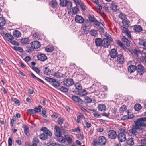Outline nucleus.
I'll return each mask as SVG.
<instances>
[{"instance_id":"nucleus-17","label":"nucleus","mask_w":146,"mask_h":146,"mask_svg":"<svg viewBox=\"0 0 146 146\" xmlns=\"http://www.w3.org/2000/svg\"><path fill=\"white\" fill-rule=\"evenodd\" d=\"M31 44L35 49L39 48L41 46L40 42L38 41L32 42H31Z\"/></svg>"},{"instance_id":"nucleus-45","label":"nucleus","mask_w":146,"mask_h":146,"mask_svg":"<svg viewBox=\"0 0 146 146\" xmlns=\"http://www.w3.org/2000/svg\"><path fill=\"white\" fill-rule=\"evenodd\" d=\"M42 108V107L40 105H38V107H36L34 110L36 114L37 113L40 112Z\"/></svg>"},{"instance_id":"nucleus-30","label":"nucleus","mask_w":146,"mask_h":146,"mask_svg":"<svg viewBox=\"0 0 146 146\" xmlns=\"http://www.w3.org/2000/svg\"><path fill=\"white\" fill-rule=\"evenodd\" d=\"M122 41L127 46H129L130 45V42L125 36H123L122 39Z\"/></svg>"},{"instance_id":"nucleus-34","label":"nucleus","mask_w":146,"mask_h":146,"mask_svg":"<svg viewBox=\"0 0 146 146\" xmlns=\"http://www.w3.org/2000/svg\"><path fill=\"white\" fill-rule=\"evenodd\" d=\"M75 87L76 89L77 90L76 91L78 92V91H80L82 89V87L81 86V85L78 83H77L75 85ZM76 91H73V92H75Z\"/></svg>"},{"instance_id":"nucleus-14","label":"nucleus","mask_w":146,"mask_h":146,"mask_svg":"<svg viewBox=\"0 0 146 146\" xmlns=\"http://www.w3.org/2000/svg\"><path fill=\"white\" fill-rule=\"evenodd\" d=\"M71 98L75 102L79 103L82 104L83 103V101L80 98L78 97V96L75 95H72Z\"/></svg>"},{"instance_id":"nucleus-25","label":"nucleus","mask_w":146,"mask_h":146,"mask_svg":"<svg viewBox=\"0 0 146 146\" xmlns=\"http://www.w3.org/2000/svg\"><path fill=\"white\" fill-rule=\"evenodd\" d=\"M13 36L19 38L21 36V34L20 32L18 30H15L13 33Z\"/></svg>"},{"instance_id":"nucleus-56","label":"nucleus","mask_w":146,"mask_h":146,"mask_svg":"<svg viewBox=\"0 0 146 146\" xmlns=\"http://www.w3.org/2000/svg\"><path fill=\"white\" fill-rule=\"evenodd\" d=\"M59 90L62 92H67L68 91V90L67 88L63 86L61 87Z\"/></svg>"},{"instance_id":"nucleus-16","label":"nucleus","mask_w":146,"mask_h":146,"mask_svg":"<svg viewBox=\"0 0 146 146\" xmlns=\"http://www.w3.org/2000/svg\"><path fill=\"white\" fill-rule=\"evenodd\" d=\"M75 21L79 23H82L84 21V19L83 17L77 15L75 18Z\"/></svg>"},{"instance_id":"nucleus-49","label":"nucleus","mask_w":146,"mask_h":146,"mask_svg":"<svg viewBox=\"0 0 146 146\" xmlns=\"http://www.w3.org/2000/svg\"><path fill=\"white\" fill-rule=\"evenodd\" d=\"M84 100L87 103H89L92 102V99L90 97L86 96L84 98Z\"/></svg>"},{"instance_id":"nucleus-63","label":"nucleus","mask_w":146,"mask_h":146,"mask_svg":"<svg viewBox=\"0 0 146 146\" xmlns=\"http://www.w3.org/2000/svg\"><path fill=\"white\" fill-rule=\"evenodd\" d=\"M32 69L36 72L38 74L40 73V70L38 69V68L36 67H34L32 68Z\"/></svg>"},{"instance_id":"nucleus-3","label":"nucleus","mask_w":146,"mask_h":146,"mask_svg":"<svg viewBox=\"0 0 146 146\" xmlns=\"http://www.w3.org/2000/svg\"><path fill=\"white\" fill-rule=\"evenodd\" d=\"M45 79L49 82L52 83V85L54 87L60 86V83L57 81L55 79L46 77L45 78Z\"/></svg>"},{"instance_id":"nucleus-60","label":"nucleus","mask_w":146,"mask_h":146,"mask_svg":"<svg viewBox=\"0 0 146 146\" xmlns=\"http://www.w3.org/2000/svg\"><path fill=\"white\" fill-rule=\"evenodd\" d=\"M12 138L11 137H9L8 140V146H11L12 145Z\"/></svg>"},{"instance_id":"nucleus-40","label":"nucleus","mask_w":146,"mask_h":146,"mask_svg":"<svg viewBox=\"0 0 146 146\" xmlns=\"http://www.w3.org/2000/svg\"><path fill=\"white\" fill-rule=\"evenodd\" d=\"M39 138L42 140H45L48 139L46 135L44 133H43L39 135Z\"/></svg>"},{"instance_id":"nucleus-26","label":"nucleus","mask_w":146,"mask_h":146,"mask_svg":"<svg viewBox=\"0 0 146 146\" xmlns=\"http://www.w3.org/2000/svg\"><path fill=\"white\" fill-rule=\"evenodd\" d=\"M98 108L99 111H104L106 110V106L104 104H100L98 105Z\"/></svg>"},{"instance_id":"nucleus-19","label":"nucleus","mask_w":146,"mask_h":146,"mask_svg":"<svg viewBox=\"0 0 146 146\" xmlns=\"http://www.w3.org/2000/svg\"><path fill=\"white\" fill-rule=\"evenodd\" d=\"M5 37L7 38L8 39V41L9 42V41H11L14 39V37L11 34L6 33L4 32L3 33Z\"/></svg>"},{"instance_id":"nucleus-54","label":"nucleus","mask_w":146,"mask_h":146,"mask_svg":"<svg viewBox=\"0 0 146 146\" xmlns=\"http://www.w3.org/2000/svg\"><path fill=\"white\" fill-rule=\"evenodd\" d=\"M64 121V119L63 118H58L57 121L58 123L60 125H62Z\"/></svg>"},{"instance_id":"nucleus-29","label":"nucleus","mask_w":146,"mask_h":146,"mask_svg":"<svg viewBox=\"0 0 146 146\" xmlns=\"http://www.w3.org/2000/svg\"><path fill=\"white\" fill-rule=\"evenodd\" d=\"M78 92L79 95L81 96H84L88 93L85 89H81L80 91H78Z\"/></svg>"},{"instance_id":"nucleus-6","label":"nucleus","mask_w":146,"mask_h":146,"mask_svg":"<svg viewBox=\"0 0 146 146\" xmlns=\"http://www.w3.org/2000/svg\"><path fill=\"white\" fill-rule=\"evenodd\" d=\"M117 136L116 132L114 130H111L108 132V137L109 138L112 139H115L116 138Z\"/></svg>"},{"instance_id":"nucleus-59","label":"nucleus","mask_w":146,"mask_h":146,"mask_svg":"<svg viewBox=\"0 0 146 146\" xmlns=\"http://www.w3.org/2000/svg\"><path fill=\"white\" fill-rule=\"evenodd\" d=\"M119 17L123 20L124 19H126V15L123 14L122 13H121L119 15Z\"/></svg>"},{"instance_id":"nucleus-55","label":"nucleus","mask_w":146,"mask_h":146,"mask_svg":"<svg viewBox=\"0 0 146 146\" xmlns=\"http://www.w3.org/2000/svg\"><path fill=\"white\" fill-rule=\"evenodd\" d=\"M46 110L45 108H44L42 111V116L44 118H46L47 117V115H46Z\"/></svg>"},{"instance_id":"nucleus-13","label":"nucleus","mask_w":146,"mask_h":146,"mask_svg":"<svg viewBox=\"0 0 146 146\" xmlns=\"http://www.w3.org/2000/svg\"><path fill=\"white\" fill-rule=\"evenodd\" d=\"M66 73H65L64 74H62L59 72H58L54 73V76L56 78H60L62 77L65 78L66 77Z\"/></svg>"},{"instance_id":"nucleus-61","label":"nucleus","mask_w":146,"mask_h":146,"mask_svg":"<svg viewBox=\"0 0 146 146\" xmlns=\"http://www.w3.org/2000/svg\"><path fill=\"white\" fill-rule=\"evenodd\" d=\"M15 118L16 117L15 116H14L13 117L12 119L11 120V122L12 125L13 124H15L16 121Z\"/></svg>"},{"instance_id":"nucleus-43","label":"nucleus","mask_w":146,"mask_h":146,"mask_svg":"<svg viewBox=\"0 0 146 146\" xmlns=\"http://www.w3.org/2000/svg\"><path fill=\"white\" fill-rule=\"evenodd\" d=\"M139 44L142 45L144 47V48L146 49V41L143 39L140 40Z\"/></svg>"},{"instance_id":"nucleus-12","label":"nucleus","mask_w":146,"mask_h":146,"mask_svg":"<svg viewBox=\"0 0 146 146\" xmlns=\"http://www.w3.org/2000/svg\"><path fill=\"white\" fill-rule=\"evenodd\" d=\"M102 46L104 48H108L110 45L109 40L107 38H104L102 40Z\"/></svg>"},{"instance_id":"nucleus-18","label":"nucleus","mask_w":146,"mask_h":146,"mask_svg":"<svg viewBox=\"0 0 146 146\" xmlns=\"http://www.w3.org/2000/svg\"><path fill=\"white\" fill-rule=\"evenodd\" d=\"M117 57V60L119 64H123L124 62V58L123 56L121 54L118 55Z\"/></svg>"},{"instance_id":"nucleus-62","label":"nucleus","mask_w":146,"mask_h":146,"mask_svg":"<svg viewBox=\"0 0 146 146\" xmlns=\"http://www.w3.org/2000/svg\"><path fill=\"white\" fill-rule=\"evenodd\" d=\"M70 131H71L73 132L79 131V132L80 131V129L79 127H77L76 128L70 130Z\"/></svg>"},{"instance_id":"nucleus-38","label":"nucleus","mask_w":146,"mask_h":146,"mask_svg":"<svg viewBox=\"0 0 146 146\" xmlns=\"http://www.w3.org/2000/svg\"><path fill=\"white\" fill-rule=\"evenodd\" d=\"M89 32V28L83 27L82 31V34L84 35L87 34Z\"/></svg>"},{"instance_id":"nucleus-32","label":"nucleus","mask_w":146,"mask_h":146,"mask_svg":"<svg viewBox=\"0 0 146 146\" xmlns=\"http://www.w3.org/2000/svg\"><path fill=\"white\" fill-rule=\"evenodd\" d=\"M26 51L29 53H31L35 49L33 47L32 44H31V46H27L26 47Z\"/></svg>"},{"instance_id":"nucleus-8","label":"nucleus","mask_w":146,"mask_h":146,"mask_svg":"<svg viewBox=\"0 0 146 146\" xmlns=\"http://www.w3.org/2000/svg\"><path fill=\"white\" fill-rule=\"evenodd\" d=\"M7 21L3 17H0V30L4 29V26L6 25Z\"/></svg>"},{"instance_id":"nucleus-20","label":"nucleus","mask_w":146,"mask_h":146,"mask_svg":"<svg viewBox=\"0 0 146 146\" xmlns=\"http://www.w3.org/2000/svg\"><path fill=\"white\" fill-rule=\"evenodd\" d=\"M136 66L134 65H131L128 66V69L129 72L130 73L134 72L136 70Z\"/></svg>"},{"instance_id":"nucleus-50","label":"nucleus","mask_w":146,"mask_h":146,"mask_svg":"<svg viewBox=\"0 0 146 146\" xmlns=\"http://www.w3.org/2000/svg\"><path fill=\"white\" fill-rule=\"evenodd\" d=\"M88 18L89 19V21H90L91 22L93 23L94 22L95 20L96 19V18L94 17L92 15L90 14H89L88 16Z\"/></svg>"},{"instance_id":"nucleus-51","label":"nucleus","mask_w":146,"mask_h":146,"mask_svg":"<svg viewBox=\"0 0 146 146\" xmlns=\"http://www.w3.org/2000/svg\"><path fill=\"white\" fill-rule=\"evenodd\" d=\"M72 10L73 13L74 14H77L79 12V9L77 6L73 7Z\"/></svg>"},{"instance_id":"nucleus-33","label":"nucleus","mask_w":146,"mask_h":146,"mask_svg":"<svg viewBox=\"0 0 146 146\" xmlns=\"http://www.w3.org/2000/svg\"><path fill=\"white\" fill-rule=\"evenodd\" d=\"M24 131L25 134L27 136L29 137L30 135L29 133V127L25 125L24 127Z\"/></svg>"},{"instance_id":"nucleus-24","label":"nucleus","mask_w":146,"mask_h":146,"mask_svg":"<svg viewBox=\"0 0 146 146\" xmlns=\"http://www.w3.org/2000/svg\"><path fill=\"white\" fill-rule=\"evenodd\" d=\"M20 42L23 45L27 44L29 42V38H26L21 39Z\"/></svg>"},{"instance_id":"nucleus-4","label":"nucleus","mask_w":146,"mask_h":146,"mask_svg":"<svg viewBox=\"0 0 146 146\" xmlns=\"http://www.w3.org/2000/svg\"><path fill=\"white\" fill-rule=\"evenodd\" d=\"M60 4L62 7H66L70 8H71L72 6L71 1L67 0H60Z\"/></svg>"},{"instance_id":"nucleus-58","label":"nucleus","mask_w":146,"mask_h":146,"mask_svg":"<svg viewBox=\"0 0 146 146\" xmlns=\"http://www.w3.org/2000/svg\"><path fill=\"white\" fill-rule=\"evenodd\" d=\"M12 40L11 41H9V42L11 43V44L13 45H16V46H19V42L14 41L13 40Z\"/></svg>"},{"instance_id":"nucleus-28","label":"nucleus","mask_w":146,"mask_h":146,"mask_svg":"<svg viewBox=\"0 0 146 146\" xmlns=\"http://www.w3.org/2000/svg\"><path fill=\"white\" fill-rule=\"evenodd\" d=\"M134 30L136 32H140L142 30V27L140 25L134 26Z\"/></svg>"},{"instance_id":"nucleus-44","label":"nucleus","mask_w":146,"mask_h":146,"mask_svg":"<svg viewBox=\"0 0 146 146\" xmlns=\"http://www.w3.org/2000/svg\"><path fill=\"white\" fill-rule=\"evenodd\" d=\"M65 139L67 141L69 144H70L72 143V138L68 135H65Z\"/></svg>"},{"instance_id":"nucleus-11","label":"nucleus","mask_w":146,"mask_h":146,"mask_svg":"<svg viewBox=\"0 0 146 146\" xmlns=\"http://www.w3.org/2000/svg\"><path fill=\"white\" fill-rule=\"evenodd\" d=\"M117 54V50L113 48L111 50L110 53V55L111 58H115L118 55Z\"/></svg>"},{"instance_id":"nucleus-42","label":"nucleus","mask_w":146,"mask_h":146,"mask_svg":"<svg viewBox=\"0 0 146 146\" xmlns=\"http://www.w3.org/2000/svg\"><path fill=\"white\" fill-rule=\"evenodd\" d=\"M44 71V74L46 75H49L51 73V70L48 67H45Z\"/></svg>"},{"instance_id":"nucleus-7","label":"nucleus","mask_w":146,"mask_h":146,"mask_svg":"<svg viewBox=\"0 0 146 146\" xmlns=\"http://www.w3.org/2000/svg\"><path fill=\"white\" fill-rule=\"evenodd\" d=\"M63 83L65 85L67 86H70L73 85L74 82L72 79L69 78L63 81Z\"/></svg>"},{"instance_id":"nucleus-23","label":"nucleus","mask_w":146,"mask_h":146,"mask_svg":"<svg viewBox=\"0 0 146 146\" xmlns=\"http://www.w3.org/2000/svg\"><path fill=\"white\" fill-rule=\"evenodd\" d=\"M122 23L124 26L126 27H128L130 25V21L127 18L122 20Z\"/></svg>"},{"instance_id":"nucleus-52","label":"nucleus","mask_w":146,"mask_h":146,"mask_svg":"<svg viewBox=\"0 0 146 146\" xmlns=\"http://www.w3.org/2000/svg\"><path fill=\"white\" fill-rule=\"evenodd\" d=\"M120 27L123 33H126L127 32H129V30L126 27L122 25H121Z\"/></svg>"},{"instance_id":"nucleus-35","label":"nucleus","mask_w":146,"mask_h":146,"mask_svg":"<svg viewBox=\"0 0 146 146\" xmlns=\"http://www.w3.org/2000/svg\"><path fill=\"white\" fill-rule=\"evenodd\" d=\"M91 23L89 21L87 20L86 21H84L83 24V26L85 27L88 28L89 27L90 28V26Z\"/></svg>"},{"instance_id":"nucleus-47","label":"nucleus","mask_w":146,"mask_h":146,"mask_svg":"<svg viewBox=\"0 0 146 146\" xmlns=\"http://www.w3.org/2000/svg\"><path fill=\"white\" fill-rule=\"evenodd\" d=\"M90 33L92 36H95L98 34L97 31L94 29H93L91 30Z\"/></svg>"},{"instance_id":"nucleus-39","label":"nucleus","mask_w":146,"mask_h":146,"mask_svg":"<svg viewBox=\"0 0 146 146\" xmlns=\"http://www.w3.org/2000/svg\"><path fill=\"white\" fill-rule=\"evenodd\" d=\"M127 109V107L125 105H122L119 108V111L120 112L123 113Z\"/></svg>"},{"instance_id":"nucleus-48","label":"nucleus","mask_w":146,"mask_h":146,"mask_svg":"<svg viewBox=\"0 0 146 146\" xmlns=\"http://www.w3.org/2000/svg\"><path fill=\"white\" fill-rule=\"evenodd\" d=\"M11 100L14 102L15 103L18 105L19 106L21 104V102L18 99L15 98H11Z\"/></svg>"},{"instance_id":"nucleus-15","label":"nucleus","mask_w":146,"mask_h":146,"mask_svg":"<svg viewBox=\"0 0 146 146\" xmlns=\"http://www.w3.org/2000/svg\"><path fill=\"white\" fill-rule=\"evenodd\" d=\"M38 60L41 61H44L47 59V57L43 54H40L37 56Z\"/></svg>"},{"instance_id":"nucleus-5","label":"nucleus","mask_w":146,"mask_h":146,"mask_svg":"<svg viewBox=\"0 0 146 146\" xmlns=\"http://www.w3.org/2000/svg\"><path fill=\"white\" fill-rule=\"evenodd\" d=\"M136 70L137 71V74L142 75L145 72V70L144 67L141 64H138L136 66Z\"/></svg>"},{"instance_id":"nucleus-2","label":"nucleus","mask_w":146,"mask_h":146,"mask_svg":"<svg viewBox=\"0 0 146 146\" xmlns=\"http://www.w3.org/2000/svg\"><path fill=\"white\" fill-rule=\"evenodd\" d=\"M106 142V137L103 136L99 137L97 139H94L93 141L94 146H96L98 145L103 146L105 144Z\"/></svg>"},{"instance_id":"nucleus-46","label":"nucleus","mask_w":146,"mask_h":146,"mask_svg":"<svg viewBox=\"0 0 146 146\" xmlns=\"http://www.w3.org/2000/svg\"><path fill=\"white\" fill-rule=\"evenodd\" d=\"M54 50L53 47L48 46L45 48V50L48 52H51Z\"/></svg>"},{"instance_id":"nucleus-9","label":"nucleus","mask_w":146,"mask_h":146,"mask_svg":"<svg viewBox=\"0 0 146 146\" xmlns=\"http://www.w3.org/2000/svg\"><path fill=\"white\" fill-rule=\"evenodd\" d=\"M118 138L120 142H124L126 140L125 135L124 133L121 132L118 135Z\"/></svg>"},{"instance_id":"nucleus-27","label":"nucleus","mask_w":146,"mask_h":146,"mask_svg":"<svg viewBox=\"0 0 146 146\" xmlns=\"http://www.w3.org/2000/svg\"><path fill=\"white\" fill-rule=\"evenodd\" d=\"M127 143L129 146H132L134 144L133 138H128L127 140Z\"/></svg>"},{"instance_id":"nucleus-1","label":"nucleus","mask_w":146,"mask_h":146,"mask_svg":"<svg viewBox=\"0 0 146 146\" xmlns=\"http://www.w3.org/2000/svg\"><path fill=\"white\" fill-rule=\"evenodd\" d=\"M146 117L137 119L136 121H135V125L132 126V128L129 130L133 137H137L138 133L137 130H141L143 129L142 127H146Z\"/></svg>"},{"instance_id":"nucleus-53","label":"nucleus","mask_w":146,"mask_h":146,"mask_svg":"<svg viewBox=\"0 0 146 146\" xmlns=\"http://www.w3.org/2000/svg\"><path fill=\"white\" fill-rule=\"evenodd\" d=\"M13 49L19 51L21 53H23V49L19 47L14 46Z\"/></svg>"},{"instance_id":"nucleus-10","label":"nucleus","mask_w":146,"mask_h":146,"mask_svg":"<svg viewBox=\"0 0 146 146\" xmlns=\"http://www.w3.org/2000/svg\"><path fill=\"white\" fill-rule=\"evenodd\" d=\"M54 129V133L56 136L62 135V133L60 128L58 125H55Z\"/></svg>"},{"instance_id":"nucleus-57","label":"nucleus","mask_w":146,"mask_h":146,"mask_svg":"<svg viewBox=\"0 0 146 146\" xmlns=\"http://www.w3.org/2000/svg\"><path fill=\"white\" fill-rule=\"evenodd\" d=\"M27 111L31 115H33V114H36V113L35 112V110L30 109L27 110Z\"/></svg>"},{"instance_id":"nucleus-22","label":"nucleus","mask_w":146,"mask_h":146,"mask_svg":"<svg viewBox=\"0 0 146 146\" xmlns=\"http://www.w3.org/2000/svg\"><path fill=\"white\" fill-rule=\"evenodd\" d=\"M50 2V6L53 8H56L58 4V3L56 0H52Z\"/></svg>"},{"instance_id":"nucleus-31","label":"nucleus","mask_w":146,"mask_h":146,"mask_svg":"<svg viewBox=\"0 0 146 146\" xmlns=\"http://www.w3.org/2000/svg\"><path fill=\"white\" fill-rule=\"evenodd\" d=\"M58 139H57V141L62 143H64L66 141V139H65V137L61 135L59 136H56Z\"/></svg>"},{"instance_id":"nucleus-21","label":"nucleus","mask_w":146,"mask_h":146,"mask_svg":"<svg viewBox=\"0 0 146 146\" xmlns=\"http://www.w3.org/2000/svg\"><path fill=\"white\" fill-rule=\"evenodd\" d=\"M95 43L96 46L98 47L102 46V40L101 38H96L95 40Z\"/></svg>"},{"instance_id":"nucleus-64","label":"nucleus","mask_w":146,"mask_h":146,"mask_svg":"<svg viewBox=\"0 0 146 146\" xmlns=\"http://www.w3.org/2000/svg\"><path fill=\"white\" fill-rule=\"evenodd\" d=\"M58 114L56 113H54L52 115V118L54 119H56L58 117Z\"/></svg>"},{"instance_id":"nucleus-37","label":"nucleus","mask_w":146,"mask_h":146,"mask_svg":"<svg viewBox=\"0 0 146 146\" xmlns=\"http://www.w3.org/2000/svg\"><path fill=\"white\" fill-rule=\"evenodd\" d=\"M134 108L135 111H139L141 109L142 107L140 104H137L135 105Z\"/></svg>"},{"instance_id":"nucleus-36","label":"nucleus","mask_w":146,"mask_h":146,"mask_svg":"<svg viewBox=\"0 0 146 146\" xmlns=\"http://www.w3.org/2000/svg\"><path fill=\"white\" fill-rule=\"evenodd\" d=\"M117 44L121 47L122 48L124 49H127V48L124 44H123V43L119 40H117Z\"/></svg>"},{"instance_id":"nucleus-41","label":"nucleus","mask_w":146,"mask_h":146,"mask_svg":"<svg viewBox=\"0 0 146 146\" xmlns=\"http://www.w3.org/2000/svg\"><path fill=\"white\" fill-rule=\"evenodd\" d=\"M117 7L118 6L116 4V3H112L111 4L110 7L111 9L113 11H117Z\"/></svg>"}]
</instances>
